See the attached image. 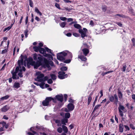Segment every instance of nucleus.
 Returning <instances> with one entry per match:
<instances>
[{"label": "nucleus", "mask_w": 135, "mask_h": 135, "mask_svg": "<svg viewBox=\"0 0 135 135\" xmlns=\"http://www.w3.org/2000/svg\"><path fill=\"white\" fill-rule=\"evenodd\" d=\"M33 59L35 60H38L36 61V63L35 61H33L32 59H31V60H29L27 62V65L28 68H30V65L34 66V68L37 69L38 67L41 65H42L44 67H47L48 69L50 68V65L51 66H54V63L53 62L51 61H49L46 58H43L40 54L37 55L36 54H34Z\"/></svg>", "instance_id": "1"}, {"label": "nucleus", "mask_w": 135, "mask_h": 135, "mask_svg": "<svg viewBox=\"0 0 135 135\" xmlns=\"http://www.w3.org/2000/svg\"><path fill=\"white\" fill-rule=\"evenodd\" d=\"M21 59L19 60L18 61V65L19 67V71L20 72L18 73V75L20 77L23 76L22 75V70L21 68V66L24 65L25 66H26V62H28L26 57L23 55H21L20 56Z\"/></svg>", "instance_id": "2"}, {"label": "nucleus", "mask_w": 135, "mask_h": 135, "mask_svg": "<svg viewBox=\"0 0 135 135\" xmlns=\"http://www.w3.org/2000/svg\"><path fill=\"white\" fill-rule=\"evenodd\" d=\"M67 54L69 55H70V58H72V55L71 53L69 52H68L67 53L62 52H60L57 54V59L61 61L64 60L65 59V57Z\"/></svg>", "instance_id": "3"}, {"label": "nucleus", "mask_w": 135, "mask_h": 135, "mask_svg": "<svg viewBox=\"0 0 135 135\" xmlns=\"http://www.w3.org/2000/svg\"><path fill=\"white\" fill-rule=\"evenodd\" d=\"M109 100L111 102H113L114 100V103L116 104L117 103L118 101V96L116 94L114 95V96L111 95L109 97Z\"/></svg>", "instance_id": "4"}, {"label": "nucleus", "mask_w": 135, "mask_h": 135, "mask_svg": "<svg viewBox=\"0 0 135 135\" xmlns=\"http://www.w3.org/2000/svg\"><path fill=\"white\" fill-rule=\"evenodd\" d=\"M87 31V30L85 28H83V30L80 29L79 30V32L81 34V36L83 38L87 36L86 33Z\"/></svg>", "instance_id": "5"}, {"label": "nucleus", "mask_w": 135, "mask_h": 135, "mask_svg": "<svg viewBox=\"0 0 135 135\" xmlns=\"http://www.w3.org/2000/svg\"><path fill=\"white\" fill-rule=\"evenodd\" d=\"M65 73L63 71H59L58 73V77L61 79H63L66 78L68 76L67 74H65Z\"/></svg>", "instance_id": "6"}, {"label": "nucleus", "mask_w": 135, "mask_h": 135, "mask_svg": "<svg viewBox=\"0 0 135 135\" xmlns=\"http://www.w3.org/2000/svg\"><path fill=\"white\" fill-rule=\"evenodd\" d=\"M36 74L37 76V79L38 81V80L41 79H42L44 76V74H43L41 73V72H36Z\"/></svg>", "instance_id": "7"}, {"label": "nucleus", "mask_w": 135, "mask_h": 135, "mask_svg": "<svg viewBox=\"0 0 135 135\" xmlns=\"http://www.w3.org/2000/svg\"><path fill=\"white\" fill-rule=\"evenodd\" d=\"M19 70V67H17L15 69V71L12 73V78L13 79H18V77L17 78H16L17 76L16 74Z\"/></svg>", "instance_id": "8"}, {"label": "nucleus", "mask_w": 135, "mask_h": 135, "mask_svg": "<svg viewBox=\"0 0 135 135\" xmlns=\"http://www.w3.org/2000/svg\"><path fill=\"white\" fill-rule=\"evenodd\" d=\"M55 98L58 101L62 102L63 100V97L62 95H57L56 96Z\"/></svg>", "instance_id": "9"}, {"label": "nucleus", "mask_w": 135, "mask_h": 135, "mask_svg": "<svg viewBox=\"0 0 135 135\" xmlns=\"http://www.w3.org/2000/svg\"><path fill=\"white\" fill-rule=\"evenodd\" d=\"M39 52L41 53L45 54V55H44V56L45 57H47L48 56V54H45V53L46 52V51L44 48H41L40 47Z\"/></svg>", "instance_id": "10"}, {"label": "nucleus", "mask_w": 135, "mask_h": 135, "mask_svg": "<svg viewBox=\"0 0 135 135\" xmlns=\"http://www.w3.org/2000/svg\"><path fill=\"white\" fill-rule=\"evenodd\" d=\"M68 108L69 111H72L74 108V106L73 104L69 103L68 105Z\"/></svg>", "instance_id": "11"}, {"label": "nucleus", "mask_w": 135, "mask_h": 135, "mask_svg": "<svg viewBox=\"0 0 135 135\" xmlns=\"http://www.w3.org/2000/svg\"><path fill=\"white\" fill-rule=\"evenodd\" d=\"M46 100H47L49 103L52 100L53 101V102H56V100L55 99H54L52 98L51 97H47L46 98Z\"/></svg>", "instance_id": "12"}, {"label": "nucleus", "mask_w": 135, "mask_h": 135, "mask_svg": "<svg viewBox=\"0 0 135 135\" xmlns=\"http://www.w3.org/2000/svg\"><path fill=\"white\" fill-rule=\"evenodd\" d=\"M9 109V107L7 105H6L1 109V110L2 112H6Z\"/></svg>", "instance_id": "13"}, {"label": "nucleus", "mask_w": 135, "mask_h": 135, "mask_svg": "<svg viewBox=\"0 0 135 135\" xmlns=\"http://www.w3.org/2000/svg\"><path fill=\"white\" fill-rule=\"evenodd\" d=\"M84 55L85 56H86L87 54L89 52V50L86 48H84L82 50Z\"/></svg>", "instance_id": "14"}, {"label": "nucleus", "mask_w": 135, "mask_h": 135, "mask_svg": "<svg viewBox=\"0 0 135 135\" xmlns=\"http://www.w3.org/2000/svg\"><path fill=\"white\" fill-rule=\"evenodd\" d=\"M124 126L123 124L121 123L119 125V131L120 132L122 133L123 131Z\"/></svg>", "instance_id": "15"}, {"label": "nucleus", "mask_w": 135, "mask_h": 135, "mask_svg": "<svg viewBox=\"0 0 135 135\" xmlns=\"http://www.w3.org/2000/svg\"><path fill=\"white\" fill-rule=\"evenodd\" d=\"M78 58L80 59L82 61H85L86 60V58L84 56L81 55L78 56Z\"/></svg>", "instance_id": "16"}, {"label": "nucleus", "mask_w": 135, "mask_h": 135, "mask_svg": "<svg viewBox=\"0 0 135 135\" xmlns=\"http://www.w3.org/2000/svg\"><path fill=\"white\" fill-rule=\"evenodd\" d=\"M62 127L63 131L64 132V133H67L68 131V129L67 127L64 125H62Z\"/></svg>", "instance_id": "17"}, {"label": "nucleus", "mask_w": 135, "mask_h": 135, "mask_svg": "<svg viewBox=\"0 0 135 135\" xmlns=\"http://www.w3.org/2000/svg\"><path fill=\"white\" fill-rule=\"evenodd\" d=\"M68 119L65 118L62 119L61 120L62 124H63V125H65L66 123L68 122Z\"/></svg>", "instance_id": "18"}, {"label": "nucleus", "mask_w": 135, "mask_h": 135, "mask_svg": "<svg viewBox=\"0 0 135 135\" xmlns=\"http://www.w3.org/2000/svg\"><path fill=\"white\" fill-rule=\"evenodd\" d=\"M48 79V78L47 76H45L44 78H43L42 79H41L40 80H38V81L40 82H44L46 80H47Z\"/></svg>", "instance_id": "19"}, {"label": "nucleus", "mask_w": 135, "mask_h": 135, "mask_svg": "<svg viewBox=\"0 0 135 135\" xmlns=\"http://www.w3.org/2000/svg\"><path fill=\"white\" fill-rule=\"evenodd\" d=\"M118 96L119 98L121 99L122 98L123 94L122 93L121 91L119 90H118Z\"/></svg>", "instance_id": "20"}, {"label": "nucleus", "mask_w": 135, "mask_h": 135, "mask_svg": "<svg viewBox=\"0 0 135 135\" xmlns=\"http://www.w3.org/2000/svg\"><path fill=\"white\" fill-rule=\"evenodd\" d=\"M49 103L48 102L47 100H46L45 99V100H44L42 102V104L44 106H47L49 105Z\"/></svg>", "instance_id": "21"}, {"label": "nucleus", "mask_w": 135, "mask_h": 135, "mask_svg": "<svg viewBox=\"0 0 135 135\" xmlns=\"http://www.w3.org/2000/svg\"><path fill=\"white\" fill-rule=\"evenodd\" d=\"M101 105V104H98L95 106L93 109V111L92 113H93V112L95 111L96 110L98 109L99 107H100Z\"/></svg>", "instance_id": "22"}, {"label": "nucleus", "mask_w": 135, "mask_h": 135, "mask_svg": "<svg viewBox=\"0 0 135 135\" xmlns=\"http://www.w3.org/2000/svg\"><path fill=\"white\" fill-rule=\"evenodd\" d=\"M35 11L37 13L39 14L40 16L42 15L40 11L38 8L36 7H35Z\"/></svg>", "instance_id": "23"}, {"label": "nucleus", "mask_w": 135, "mask_h": 135, "mask_svg": "<svg viewBox=\"0 0 135 135\" xmlns=\"http://www.w3.org/2000/svg\"><path fill=\"white\" fill-rule=\"evenodd\" d=\"M20 84L19 83H15L13 86L14 88H18L20 87Z\"/></svg>", "instance_id": "24"}, {"label": "nucleus", "mask_w": 135, "mask_h": 135, "mask_svg": "<svg viewBox=\"0 0 135 135\" xmlns=\"http://www.w3.org/2000/svg\"><path fill=\"white\" fill-rule=\"evenodd\" d=\"M40 48V47L39 46H35L33 47V49H34V50L36 52H37L38 51H39Z\"/></svg>", "instance_id": "25"}, {"label": "nucleus", "mask_w": 135, "mask_h": 135, "mask_svg": "<svg viewBox=\"0 0 135 135\" xmlns=\"http://www.w3.org/2000/svg\"><path fill=\"white\" fill-rule=\"evenodd\" d=\"M74 26L75 28L79 29V30L80 29V28H81L80 25L78 24H75L74 25Z\"/></svg>", "instance_id": "26"}, {"label": "nucleus", "mask_w": 135, "mask_h": 135, "mask_svg": "<svg viewBox=\"0 0 135 135\" xmlns=\"http://www.w3.org/2000/svg\"><path fill=\"white\" fill-rule=\"evenodd\" d=\"M91 94H90L88 98V105H89V104L92 99V98L91 97Z\"/></svg>", "instance_id": "27"}, {"label": "nucleus", "mask_w": 135, "mask_h": 135, "mask_svg": "<svg viewBox=\"0 0 135 135\" xmlns=\"http://www.w3.org/2000/svg\"><path fill=\"white\" fill-rule=\"evenodd\" d=\"M50 76L53 80H55L56 79V76L55 74H51Z\"/></svg>", "instance_id": "28"}, {"label": "nucleus", "mask_w": 135, "mask_h": 135, "mask_svg": "<svg viewBox=\"0 0 135 135\" xmlns=\"http://www.w3.org/2000/svg\"><path fill=\"white\" fill-rule=\"evenodd\" d=\"M70 114L69 113H66L65 114V118H70Z\"/></svg>", "instance_id": "29"}, {"label": "nucleus", "mask_w": 135, "mask_h": 135, "mask_svg": "<svg viewBox=\"0 0 135 135\" xmlns=\"http://www.w3.org/2000/svg\"><path fill=\"white\" fill-rule=\"evenodd\" d=\"M60 26L62 28L64 27L66 25V23L65 22H62L60 24Z\"/></svg>", "instance_id": "30"}, {"label": "nucleus", "mask_w": 135, "mask_h": 135, "mask_svg": "<svg viewBox=\"0 0 135 135\" xmlns=\"http://www.w3.org/2000/svg\"><path fill=\"white\" fill-rule=\"evenodd\" d=\"M127 68V66L126 64H124L123 67L122 68V71L123 72H125L126 71Z\"/></svg>", "instance_id": "31"}, {"label": "nucleus", "mask_w": 135, "mask_h": 135, "mask_svg": "<svg viewBox=\"0 0 135 135\" xmlns=\"http://www.w3.org/2000/svg\"><path fill=\"white\" fill-rule=\"evenodd\" d=\"M9 96L8 95H6L5 96H4V97H2L1 98V100H3L5 99H7L9 98Z\"/></svg>", "instance_id": "32"}, {"label": "nucleus", "mask_w": 135, "mask_h": 135, "mask_svg": "<svg viewBox=\"0 0 135 135\" xmlns=\"http://www.w3.org/2000/svg\"><path fill=\"white\" fill-rule=\"evenodd\" d=\"M61 70L62 71H65L67 70V68L66 67L64 66L62 67L61 68Z\"/></svg>", "instance_id": "33"}, {"label": "nucleus", "mask_w": 135, "mask_h": 135, "mask_svg": "<svg viewBox=\"0 0 135 135\" xmlns=\"http://www.w3.org/2000/svg\"><path fill=\"white\" fill-rule=\"evenodd\" d=\"M57 131L59 133H61L62 131V129L61 127H59L57 129Z\"/></svg>", "instance_id": "34"}, {"label": "nucleus", "mask_w": 135, "mask_h": 135, "mask_svg": "<svg viewBox=\"0 0 135 135\" xmlns=\"http://www.w3.org/2000/svg\"><path fill=\"white\" fill-rule=\"evenodd\" d=\"M124 109V107L123 105H120L118 108V110H123Z\"/></svg>", "instance_id": "35"}, {"label": "nucleus", "mask_w": 135, "mask_h": 135, "mask_svg": "<svg viewBox=\"0 0 135 135\" xmlns=\"http://www.w3.org/2000/svg\"><path fill=\"white\" fill-rule=\"evenodd\" d=\"M29 5L31 7H33V3L31 0H29Z\"/></svg>", "instance_id": "36"}, {"label": "nucleus", "mask_w": 135, "mask_h": 135, "mask_svg": "<svg viewBox=\"0 0 135 135\" xmlns=\"http://www.w3.org/2000/svg\"><path fill=\"white\" fill-rule=\"evenodd\" d=\"M13 25V24H12L11 26H9V27L5 28L4 30V31H5L7 30L8 31L11 28V27Z\"/></svg>", "instance_id": "37"}, {"label": "nucleus", "mask_w": 135, "mask_h": 135, "mask_svg": "<svg viewBox=\"0 0 135 135\" xmlns=\"http://www.w3.org/2000/svg\"><path fill=\"white\" fill-rule=\"evenodd\" d=\"M45 49H46V51H47L48 52L50 53L51 54H52L51 52V50L50 49H49L47 47H45Z\"/></svg>", "instance_id": "38"}, {"label": "nucleus", "mask_w": 135, "mask_h": 135, "mask_svg": "<svg viewBox=\"0 0 135 135\" xmlns=\"http://www.w3.org/2000/svg\"><path fill=\"white\" fill-rule=\"evenodd\" d=\"M45 84V83L44 82H41L40 84L39 85L40 87H41L42 88H43V86Z\"/></svg>", "instance_id": "39"}, {"label": "nucleus", "mask_w": 135, "mask_h": 135, "mask_svg": "<svg viewBox=\"0 0 135 135\" xmlns=\"http://www.w3.org/2000/svg\"><path fill=\"white\" fill-rule=\"evenodd\" d=\"M55 6L56 7L60 9H61V8L60 7L59 5L57 3H55Z\"/></svg>", "instance_id": "40"}, {"label": "nucleus", "mask_w": 135, "mask_h": 135, "mask_svg": "<svg viewBox=\"0 0 135 135\" xmlns=\"http://www.w3.org/2000/svg\"><path fill=\"white\" fill-rule=\"evenodd\" d=\"M129 126L132 129H133L134 130L135 129V127L134 126L133 124H130Z\"/></svg>", "instance_id": "41"}, {"label": "nucleus", "mask_w": 135, "mask_h": 135, "mask_svg": "<svg viewBox=\"0 0 135 135\" xmlns=\"http://www.w3.org/2000/svg\"><path fill=\"white\" fill-rule=\"evenodd\" d=\"M60 19L62 21H65L67 19L65 17H60Z\"/></svg>", "instance_id": "42"}, {"label": "nucleus", "mask_w": 135, "mask_h": 135, "mask_svg": "<svg viewBox=\"0 0 135 135\" xmlns=\"http://www.w3.org/2000/svg\"><path fill=\"white\" fill-rule=\"evenodd\" d=\"M116 16H119L120 17H122V18H124L125 17V16L124 15H120L119 14H117L115 15Z\"/></svg>", "instance_id": "43"}, {"label": "nucleus", "mask_w": 135, "mask_h": 135, "mask_svg": "<svg viewBox=\"0 0 135 135\" xmlns=\"http://www.w3.org/2000/svg\"><path fill=\"white\" fill-rule=\"evenodd\" d=\"M97 98H98V96H96L95 97L94 101V103H93V106H94L95 105V103L97 102Z\"/></svg>", "instance_id": "44"}, {"label": "nucleus", "mask_w": 135, "mask_h": 135, "mask_svg": "<svg viewBox=\"0 0 135 135\" xmlns=\"http://www.w3.org/2000/svg\"><path fill=\"white\" fill-rule=\"evenodd\" d=\"M119 112L120 113V115L121 117L123 116V112L121 110H119Z\"/></svg>", "instance_id": "45"}, {"label": "nucleus", "mask_w": 135, "mask_h": 135, "mask_svg": "<svg viewBox=\"0 0 135 135\" xmlns=\"http://www.w3.org/2000/svg\"><path fill=\"white\" fill-rule=\"evenodd\" d=\"M47 83L49 84H51L53 83V81L51 79H50L47 80Z\"/></svg>", "instance_id": "46"}, {"label": "nucleus", "mask_w": 135, "mask_h": 135, "mask_svg": "<svg viewBox=\"0 0 135 135\" xmlns=\"http://www.w3.org/2000/svg\"><path fill=\"white\" fill-rule=\"evenodd\" d=\"M28 32V31L27 30H25V35L26 37H27V36L28 34L27 32Z\"/></svg>", "instance_id": "47"}, {"label": "nucleus", "mask_w": 135, "mask_h": 135, "mask_svg": "<svg viewBox=\"0 0 135 135\" xmlns=\"http://www.w3.org/2000/svg\"><path fill=\"white\" fill-rule=\"evenodd\" d=\"M132 41L133 43V45L135 46V39L133 38L132 39Z\"/></svg>", "instance_id": "48"}, {"label": "nucleus", "mask_w": 135, "mask_h": 135, "mask_svg": "<svg viewBox=\"0 0 135 135\" xmlns=\"http://www.w3.org/2000/svg\"><path fill=\"white\" fill-rule=\"evenodd\" d=\"M71 61V60L70 59L64 61V62L66 63H70Z\"/></svg>", "instance_id": "49"}, {"label": "nucleus", "mask_w": 135, "mask_h": 135, "mask_svg": "<svg viewBox=\"0 0 135 135\" xmlns=\"http://www.w3.org/2000/svg\"><path fill=\"white\" fill-rule=\"evenodd\" d=\"M132 98L134 100V102H135V94H133L132 95Z\"/></svg>", "instance_id": "50"}, {"label": "nucleus", "mask_w": 135, "mask_h": 135, "mask_svg": "<svg viewBox=\"0 0 135 135\" xmlns=\"http://www.w3.org/2000/svg\"><path fill=\"white\" fill-rule=\"evenodd\" d=\"M124 127L127 130L129 131L130 129L129 127L127 125H124Z\"/></svg>", "instance_id": "51"}, {"label": "nucleus", "mask_w": 135, "mask_h": 135, "mask_svg": "<svg viewBox=\"0 0 135 135\" xmlns=\"http://www.w3.org/2000/svg\"><path fill=\"white\" fill-rule=\"evenodd\" d=\"M2 124L3 125V127H4V126L5 125L6 123L5 122H0V124Z\"/></svg>", "instance_id": "52"}, {"label": "nucleus", "mask_w": 135, "mask_h": 135, "mask_svg": "<svg viewBox=\"0 0 135 135\" xmlns=\"http://www.w3.org/2000/svg\"><path fill=\"white\" fill-rule=\"evenodd\" d=\"M73 35L75 36L76 37H78L79 36V35L78 34L76 33H73Z\"/></svg>", "instance_id": "53"}, {"label": "nucleus", "mask_w": 135, "mask_h": 135, "mask_svg": "<svg viewBox=\"0 0 135 135\" xmlns=\"http://www.w3.org/2000/svg\"><path fill=\"white\" fill-rule=\"evenodd\" d=\"M102 9L103 11L105 12L107 9V8L106 7H104L102 8Z\"/></svg>", "instance_id": "54"}, {"label": "nucleus", "mask_w": 135, "mask_h": 135, "mask_svg": "<svg viewBox=\"0 0 135 135\" xmlns=\"http://www.w3.org/2000/svg\"><path fill=\"white\" fill-rule=\"evenodd\" d=\"M116 23L119 26L121 27L122 25V24L120 22H117Z\"/></svg>", "instance_id": "55"}, {"label": "nucleus", "mask_w": 135, "mask_h": 135, "mask_svg": "<svg viewBox=\"0 0 135 135\" xmlns=\"http://www.w3.org/2000/svg\"><path fill=\"white\" fill-rule=\"evenodd\" d=\"M73 20V19L72 18H69L68 19V21L69 22L72 21Z\"/></svg>", "instance_id": "56"}, {"label": "nucleus", "mask_w": 135, "mask_h": 135, "mask_svg": "<svg viewBox=\"0 0 135 135\" xmlns=\"http://www.w3.org/2000/svg\"><path fill=\"white\" fill-rule=\"evenodd\" d=\"M6 64H4V65L2 67V69H1V70H3L4 69V68H5V66H6Z\"/></svg>", "instance_id": "57"}, {"label": "nucleus", "mask_w": 135, "mask_h": 135, "mask_svg": "<svg viewBox=\"0 0 135 135\" xmlns=\"http://www.w3.org/2000/svg\"><path fill=\"white\" fill-rule=\"evenodd\" d=\"M66 35L68 37H70L71 35V34L70 33H68L66 34Z\"/></svg>", "instance_id": "58"}, {"label": "nucleus", "mask_w": 135, "mask_h": 135, "mask_svg": "<svg viewBox=\"0 0 135 135\" xmlns=\"http://www.w3.org/2000/svg\"><path fill=\"white\" fill-rule=\"evenodd\" d=\"M106 99L105 98L104 100H102V101L101 102V103H105L106 101Z\"/></svg>", "instance_id": "59"}, {"label": "nucleus", "mask_w": 135, "mask_h": 135, "mask_svg": "<svg viewBox=\"0 0 135 135\" xmlns=\"http://www.w3.org/2000/svg\"><path fill=\"white\" fill-rule=\"evenodd\" d=\"M55 122L56 123H58L60 122V120H59L57 119L55 120Z\"/></svg>", "instance_id": "60"}, {"label": "nucleus", "mask_w": 135, "mask_h": 135, "mask_svg": "<svg viewBox=\"0 0 135 135\" xmlns=\"http://www.w3.org/2000/svg\"><path fill=\"white\" fill-rule=\"evenodd\" d=\"M67 95L65 94L64 95V100L65 101H66L67 99Z\"/></svg>", "instance_id": "61"}, {"label": "nucleus", "mask_w": 135, "mask_h": 135, "mask_svg": "<svg viewBox=\"0 0 135 135\" xmlns=\"http://www.w3.org/2000/svg\"><path fill=\"white\" fill-rule=\"evenodd\" d=\"M28 16L26 17V21H25V23H26V25L27 24V22L28 21Z\"/></svg>", "instance_id": "62"}, {"label": "nucleus", "mask_w": 135, "mask_h": 135, "mask_svg": "<svg viewBox=\"0 0 135 135\" xmlns=\"http://www.w3.org/2000/svg\"><path fill=\"white\" fill-rule=\"evenodd\" d=\"M69 127L70 128V129H72L74 127L72 124L70 125L69 126Z\"/></svg>", "instance_id": "63"}, {"label": "nucleus", "mask_w": 135, "mask_h": 135, "mask_svg": "<svg viewBox=\"0 0 135 135\" xmlns=\"http://www.w3.org/2000/svg\"><path fill=\"white\" fill-rule=\"evenodd\" d=\"M90 24L91 25H94V23L91 20L90 21Z\"/></svg>", "instance_id": "64"}]
</instances>
